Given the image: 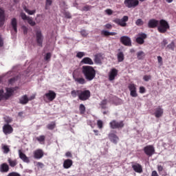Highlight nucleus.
Instances as JSON below:
<instances>
[{"label":"nucleus","instance_id":"f257e3e1","mask_svg":"<svg viewBox=\"0 0 176 176\" xmlns=\"http://www.w3.org/2000/svg\"><path fill=\"white\" fill-rule=\"evenodd\" d=\"M71 95L73 98L78 97V100L80 101H87V100H89L90 97H91V92H90L89 89H74L71 91Z\"/></svg>","mask_w":176,"mask_h":176},{"label":"nucleus","instance_id":"f03ea898","mask_svg":"<svg viewBox=\"0 0 176 176\" xmlns=\"http://www.w3.org/2000/svg\"><path fill=\"white\" fill-rule=\"evenodd\" d=\"M82 73L88 82H91V80L96 78V69H94V67L89 65L82 66Z\"/></svg>","mask_w":176,"mask_h":176},{"label":"nucleus","instance_id":"7ed1b4c3","mask_svg":"<svg viewBox=\"0 0 176 176\" xmlns=\"http://www.w3.org/2000/svg\"><path fill=\"white\" fill-rule=\"evenodd\" d=\"M169 29L170 25H168V23L166 20L162 19L160 21V25L157 28L159 32L164 34L167 32V30Z\"/></svg>","mask_w":176,"mask_h":176},{"label":"nucleus","instance_id":"20e7f679","mask_svg":"<svg viewBox=\"0 0 176 176\" xmlns=\"http://www.w3.org/2000/svg\"><path fill=\"white\" fill-rule=\"evenodd\" d=\"M110 128L113 130L116 129H123L124 127V122L123 121H117L116 120H113L111 122H109Z\"/></svg>","mask_w":176,"mask_h":176},{"label":"nucleus","instance_id":"39448f33","mask_svg":"<svg viewBox=\"0 0 176 176\" xmlns=\"http://www.w3.org/2000/svg\"><path fill=\"white\" fill-rule=\"evenodd\" d=\"M127 21H129L128 16H124L121 19L116 18L113 20V22L115 23V24H118V25H120V27H126Z\"/></svg>","mask_w":176,"mask_h":176},{"label":"nucleus","instance_id":"423d86ee","mask_svg":"<svg viewBox=\"0 0 176 176\" xmlns=\"http://www.w3.org/2000/svg\"><path fill=\"white\" fill-rule=\"evenodd\" d=\"M124 4L128 9H135L138 5H140V1L138 0H124Z\"/></svg>","mask_w":176,"mask_h":176},{"label":"nucleus","instance_id":"0eeeda50","mask_svg":"<svg viewBox=\"0 0 176 176\" xmlns=\"http://www.w3.org/2000/svg\"><path fill=\"white\" fill-rule=\"evenodd\" d=\"M43 34L41 30L36 31V42L38 46L42 47L43 46Z\"/></svg>","mask_w":176,"mask_h":176},{"label":"nucleus","instance_id":"6e6552de","mask_svg":"<svg viewBox=\"0 0 176 176\" xmlns=\"http://www.w3.org/2000/svg\"><path fill=\"white\" fill-rule=\"evenodd\" d=\"M21 17L22 20H24V21L26 20L28 21V24H30V25H31V27H34V25H36V23L35 21H34V20L32 19V17L28 16L25 14V13L21 12Z\"/></svg>","mask_w":176,"mask_h":176},{"label":"nucleus","instance_id":"1a4fd4ad","mask_svg":"<svg viewBox=\"0 0 176 176\" xmlns=\"http://www.w3.org/2000/svg\"><path fill=\"white\" fill-rule=\"evenodd\" d=\"M73 79L78 85H86V79L82 75L73 74Z\"/></svg>","mask_w":176,"mask_h":176},{"label":"nucleus","instance_id":"9d476101","mask_svg":"<svg viewBox=\"0 0 176 176\" xmlns=\"http://www.w3.org/2000/svg\"><path fill=\"white\" fill-rule=\"evenodd\" d=\"M144 153L147 156H152L155 153V147L153 145H148L143 149Z\"/></svg>","mask_w":176,"mask_h":176},{"label":"nucleus","instance_id":"9b49d317","mask_svg":"<svg viewBox=\"0 0 176 176\" xmlns=\"http://www.w3.org/2000/svg\"><path fill=\"white\" fill-rule=\"evenodd\" d=\"M120 42L124 46H131V38L127 36H122L120 38Z\"/></svg>","mask_w":176,"mask_h":176},{"label":"nucleus","instance_id":"f8f14e48","mask_svg":"<svg viewBox=\"0 0 176 176\" xmlns=\"http://www.w3.org/2000/svg\"><path fill=\"white\" fill-rule=\"evenodd\" d=\"M109 140L116 145L119 142V137L115 132H111L108 135Z\"/></svg>","mask_w":176,"mask_h":176},{"label":"nucleus","instance_id":"ddd939ff","mask_svg":"<svg viewBox=\"0 0 176 176\" xmlns=\"http://www.w3.org/2000/svg\"><path fill=\"white\" fill-rule=\"evenodd\" d=\"M147 36L145 33H140L136 38V42L138 45H144L145 43V39H146Z\"/></svg>","mask_w":176,"mask_h":176},{"label":"nucleus","instance_id":"4468645a","mask_svg":"<svg viewBox=\"0 0 176 176\" xmlns=\"http://www.w3.org/2000/svg\"><path fill=\"white\" fill-rule=\"evenodd\" d=\"M3 133L8 135V134H12L13 133V127L9 124H6L3 126Z\"/></svg>","mask_w":176,"mask_h":176},{"label":"nucleus","instance_id":"2eb2a0df","mask_svg":"<svg viewBox=\"0 0 176 176\" xmlns=\"http://www.w3.org/2000/svg\"><path fill=\"white\" fill-rule=\"evenodd\" d=\"M33 155H34V159L39 160V159H42L45 153L43 152V150H42V149H37L33 152Z\"/></svg>","mask_w":176,"mask_h":176},{"label":"nucleus","instance_id":"dca6fc26","mask_svg":"<svg viewBox=\"0 0 176 176\" xmlns=\"http://www.w3.org/2000/svg\"><path fill=\"white\" fill-rule=\"evenodd\" d=\"M44 97H46L49 101H53L56 98V94L54 91L50 90L44 95Z\"/></svg>","mask_w":176,"mask_h":176},{"label":"nucleus","instance_id":"f3484780","mask_svg":"<svg viewBox=\"0 0 176 176\" xmlns=\"http://www.w3.org/2000/svg\"><path fill=\"white\" fill-rule=\"evenodd\" d=\"M118 69L113 68L109 73V80L110 81L115 80V78L118 76Z\"/></svg>","mask_w":176,"mask_h":176},{"label":"nucleus","instance_id":"a211bd4d","mask_svg":"<svg viewBox=\"0 0 176 176\" xmlns=\"http://www.w3.org/2000/svg\"><path fill=\"white\" fill-rule=\"evenodd\" d=\"M132 168L135 173H138V174H141L143 172L142 165L135 163V164H132Z\"/></svg>","mask_w":176,"mask_h":176},{"label":"nucleus","instance_id":"6ab92c4d","mask_svg":"<svg viewBox=\"0 0 176 176\" xmlns=\"http://www.w3.org/2000/svg\"><path fill=\"white\" fill-rule=\"evenodd\" d=\"M163 113H164V110H163L160 106L155 109L154 116L155 118H162L163 116Z\"/></svg>","mask_w":176,"mask_h":176},{"label":"nucleus","instance_id":"aec40b11","mask_svg":"<svg viewBox=\"0 0 176 176\" xmlns=\"http://www.w3.org/2000/svg\"><path fill=\"white\" fill-rule=\"evenodd\" d=\"M18 153L19 159L23 160L24 163H30V158H28V157H27V155L24 153H23L21 150H19Z\"/></svg>","mask_w":176,"mask_h":176},{"label":"nucleus","instance_id":"412c9836","mask_svg":"<svg viewBox=\"0 0 176 176\" xmlns=\"http://www.w3.org/2000/svg\"><path fill=\"white\" fill-rule=\"evenodd\" d=\"M158 25L159 21L156 19H151L148 23V28H156Z\"/></svg>","mask_w":176,"mask_h":176},{"label":"nucleus","instance_id":"4be33fe9","mask_svg":"<svg viewBox=\"0 0 176 176\" xmlns=\"http://www.w3.org/2000/svg\"><path fill=\"white\" fill-rule=\"evenodd\" d=\"M5 24V10L0 8V27H3Z\"/></svg>","mask_w":176,"mask_h":176},{"label":"nucleus","instance_id":"5701e85b","mask_svg":"<svg viewBox=\"0 0 176 176\" xmlns=\"http://www.w3.org/2000/svg\"><path fill=\"white\" fill-rule=\"evenodd\" d=\"M72 164H74V162L72 160L67 159L63 162V168L68 169L72 167Z\"/></svg>","mask_w":176,"mask_h":176},{"label":"nucleus","instance_id":"b1692460","mask_svg":"<svg viewBox=\"0 0 176 176\" xmlns=\"http://www.w3.org/2000/svg\"><path fill=\"white\" fill-rule=\"evenodd\" d=\"M14 88H6V93L5 94L6 99L8 100L10 97H12L13 94L14 93Z\"/></svg>","mask_w":176,"mask_h":176},{"label":"nucleus","instance_id":"393cba45","mask_svg":"<svg viewBox=\"0 0 176 176\" xmlns=\"http://www.w3.org/2000/svg\"><path fill=\"white\" fill-rule=\"evenodd\" d=\"M10 170L9 165L6 163H3L0 165L1 173H8Z\"/></svg>","mask_w":176,"mask_h":176},{"label":"nucleus","instance_id":"a878e982","mask_svg":"<svg viewBox=\"0 0 176 176\" xmlns=\"http://www.w3.org/2000/svg\"><path fill=\"white\" fill-rule=\"evenodd\" d=\"M10 24L12 30H14V32L17 34V19L16 18L12 19Z\"/></svg>","mask_w":176,"mask_h":176},{"label":"nucleus","instance_id":"bb28decb","mask_svg":"<svg viewBox=\"0 0 176 176\" xmlns=\"http://www.w3.org/2000/svg\"><path fill=\"white\" fill-rule=\"evenodd\" d=\"M28 102V96L27 95L22 96L19 99V104H21V105H26Z\"/></svg>","mask_w":176,"mask_h":176},{"label":"nucleus","instance_id":"cd10ccee","mask_svg":"<svg viewBox=\"0 0 176 176\" xmlns=\"http://www.w3.org/2000/svg\"><path fill=\"white\" fill-rule=\"evenodd\" d=\"M81 64H88L89 65H93L94 63L93 62V60H91V58L89 57H85L81 60Z\"/></svg>","mask_w":176,"mask_h":176},{"label":"nucleus","instance_id":"c85d7f7f","mask_svg":"<svg viewBox=\"0 0 176 176\" xmlns=\"http://www.w3.org/2000/svg\"><path fill=\"white\" fill-rule=\"evenodd\" d=\"M101 60H102V54H97L95 55L94 61L96 64H101Z\"/></svg>","mask_w":176,"mask_h":176},{"label":"nucleus","instance_id":"c756f323","mask_svg":"<svg viewBox=\"0 0 176 176\" xmlns=\"http://www.w3.org/2000/svg\"><path fill=\"white\" fill-rule=\"evenodd\" d=\"M117 58L118 63H122V61H124V54L123 52H120L117 54Z\"/></svg>","mask_w":176,"mask_h":176},{"label":"nucleus","instance_id":"7c9ffc66","mask_svg":"<svg viewBox=\"0 0 176 176\" xmlns=\"http://www.w3.org/2000/svg\"><path fill=\"white\" fill-rule=\"evenodd\" d=\"M8 162L10 167H16V166H17V160H12V159L8 158Z\"/></svg>","mask_w":176,"mask_h":176},{"label":"nucleus","instance_id":"2f4dec72","mask_svg":"<svg viewBox=\"0 0 176 176\" xmlns=\"http://www.w3.org/2000/svg\"><path fill=\"white\" fill-rule=\"evenodd\" d=\"M137 57L139 60H144L145 58V52L143 51H140L137 53Z\"/></svg>","mask_w":176,"mask_h":176},{"label":"nucleus","instance_id":"473e14b6","mask_svg":"<svg viewBox=\"0 0 176 176\" xmlns=\"http://www.w3.org/2000/svg\"><path fill=\"white\" fill-rule=\"evenodd\" d=\"M79 111L81 115H83L85 112H86V107H85V104H80L79 106Z\"/></svg>","mask_w":176,"mask_h":176},{"label":"nucleus","instance_id":"72a5a7b5","mask_svg":"<svg viewBox=\"0 0 176 176\" xmlns=\"http://www.w3.org/2000/svg\"><path fill=\"white\" fill-rule=\"evenodd\" d=\"M24 10L26 13H28V14H35V13H36V10H30L28 8H27V7L24 8Z\"/></svg>","mask_w":176,"mask_h":176},{"label":"nucleus","instance_id":"f704fd0d","mask_svg":"<svg viewBox=\"0 0 176 176\" xmlns=\"http://www.w3.org/2000/svg\"><path fill=\"white\" fill-rule=\"evenodd\" d=\"M56 128V122H52L50 124L47 125V129H48V130H54V129Z\"/></svg>","mask_w":176,"mask_h":176},{"label":"nucleus","instance_id":"c9c22d12","mask_svg":"<svg viewBox=\"0 0 176 176\" xmlns=\"http://www.w3.org/2000/svg\"><path fill=\"white\" fill-rule=\"evenodd\" d=\"M128 89L129 91H134L135 90H137V87L135 86V84H129L128 85Z\"/></svg>","mask_w":176,"mask_h":176},{"label":"nucleus","instance_id":"e433bc0d","mask_svg":"<svg viewBox=\"0 0 176 176\" xmlns=\"http://www.w3.org/2000/svg\"><path fill=\"white\" fill-rule=\"evenodd\" d=\"M37 141L40 143L45 142V140H46V137L43 135H40L36 138Z\"/></svg>","mask_w":176,"mask_h":176},{"label":"nucleus","instance_id":"4c0bfd02","mask_svg":"<svg viewBox=\"0 0 176 176\" xmlns=\"http://www.w3.org/2000/svg\"><path fill=\"white\" fill-rule=\"evenodd\" d=\"M52 3H53V0L45 1V10H48L49 6H52Z\"/></svg>","mask_w":176,"mask_h":176},{"label":"nucleus","instance_id":"58836bf2","mask_svg":"<svg viewBox=\"0 0 176 176\" xmlns=\"http://www.w3.org/2000/svg\"><path fill=\"white\" fill-rule=\"evenodd\" d=\"M135 24L138 27H141V25H144V21H142V19H138V20H136Z\"/></svg>","mask_w":176,"mask_h":176},{"label":"nucleus","instance_id":"ea45409f","mask_svg":"<svg viewBox=\"0 0 176 176\" xmlns=\"http://www.w3.org/2000/svg\"><path fill=\"white\" fill-rule=\"evenodd\" d=\"M97 126L98 127V129H102L104 127V122H102V120H98L97 121Z\"/></svg>","mask_w":176,"mask_h":176},{"label":"nucleus","instance_id":"a19ab883","mask_svg":"<svg viewBox=\"0 0 176 176\" xmlns=\"http://www.w3.org/2000/svg\"><path fill=\"white\" fill-rule=\"evenodd\" d=\"M2 149L4 153H9V152H10V148L6 145L3 146Z\"/></svg>","mask_w":176,"mask_h":176},{"label":"nucleus","instance_id":"79ce46f5","mask_svg":"<svg viewBox=\"0 0 176 176\" xmlns=\"http://www.w3.org/2000/svg\"><path fill=\"white\" fill-rule=\"evenodd\" d=\"M63 15L65 16V19H72L71 13L67 11H64L63 12Z\"/></svg>","mask_w":176,"mask_h":176},{"label":"nucleus","instance_id":"37998d69","mask_svg":"<svg viewBox=\"0 0 176 176\" xmlns=\"http://www.w3.org/2000/svg\"><path fill=\"white\" fill-rule=\"evenodd\" d=\"M130 96L131 97H134V98L138 97V94L137 93V89H135V91H131L130 92Z\"/></svg>","mask_w":176,"mask_h":176},{"label":"nucleus","instance_id":"c03bdc74","mask_svg":"<svg viewBox=\"0 0 176 176\" xmlns=\"http://www.w3.org/2000/svg\"><path fill=\"white\" fill-rule=\"evenodd\" d=\"M90 9H91V6H85L82 8V12H89V10H90Z\"/></svg>","mask_w":176,"mask_h":176},{"label":"nucleus","instance_id":"a18cd8bd","mask_svg":"<svg viewBox=\"0 0 176 176\" xmlns=\"http://www.w3.org/2000/svg\"><path fill=\"white\" fill-rule=\"evenodd\" d=\"M3 93V89H0V101H2L3 98H6V96Z\"/></svg>","mask_w":176,"mask_h":176},{"label":"nucleus","instance_id":"49530a36","mask_svg":"<svg viewBox=\"0 0 176 176\" xmlns=\"http://www.w3.org/2000/svg\"><path fill=\"white\" fill-rule=\"evenodd\" d=\"M143 79L145 82H149V80L152 79V76L151 75H145L144 76Z\"/></svg>","mask_w":176,"mask_h":176},{"label":"nucleus","instance_id":"de8ad7c7","mask_svg":"<svg viewBox=\"0 0 176 176\" xmlns=\"http://www.w3.org/2000/svg\"><path fill=\"white\" fill-rule=\"evenodd\" d=\"M50 58H52V54L50 52H48L46 54L44 60H45V61H49Z\"/></svg>","mask_w":176,"mask_h":176},{"label":"nucleus","instance_id":"09e8293b","mask_svg":"<svg viewBox=\"0 0 176 176\" xmlns=\"http://www.w3.org/2000/svg\"><path fill=\"white\" fill-rule=\"evenodd\" d=\"M17 80V77H13L8 80L10 85H13Z\"/></svg>","mask_w":176,"mask_h":176},{"label":"nucleus","instance_id":"8fccbe9b","mask_svg":"<svg viewBox=\"0 0 176 176\" xmlns=\"http://www.w3.org/2000/svg\"><path fill=\"white\" fill-rule=\"evenodd\" d=\"M77 58H82V57H85V52H79L76 54Z\"/></svg>","mask_w":176,"mask_h":176},{"label":"nucleus","instance_id":"3c124183","mask_svg":"<svg viewBox=\"0 0 176 176\" xmlns=\"http://www.w3.org/2000/svg\"><path fill=\"white\" fill-rule=\"evenodd\" d=\"M168 47L170 49V50H174L175 47V43L173 41H172L170 44L168 45Z\"/></svg>","mask_w":176,"mask_h":176},{"label":"nucleus","instance_id":"603ef678","mask_svg":"<svg viewBox=\"0 0 176 176\" xmlns=\"http://www.w3.org/2000/svg\"><path fill=\"white\" fill-rule=\"evenodd\" d=\"M22 30L24 35H27V34H28V28H27V26H22Z\"/></svg>","mask_w":176,"mask_h":176},{"label":"nucleus","instance_id":"864d4df0","mask_svg":"<svg viewBox=\"0 0 176 176\" xmlns=\"http://www.w3.org/2000/svg\"><path fill=\"white\" fill-rule=\"evenodd\" d=\"M105 13H107V14H108L109 16H111L113 14V11L111 9H107L105 10Z\"/></svg>","mask_w":176,"mask_h":176},{"label":"nucleus","instance_id":"5fc2aeb1","mask_svg":"<svg viewBox=\"0 0 176 176\" xmlns=\"http://www.w3.org/2000/svg\"><path fill=\"white\" fill-rule=\"evenodd\" d=\"M7 176H21V175L16 172H12V173H10Z\"/></svg>","mask_w":176,"mask_h":176},{"label":"nucleus","instance_id":"6e6d98bb","mask_svg":"<svg viewBox=\"0 0 176 176\" xmlns=\"http://www.w3.org/2000/svg\"><path fill=\"white\" fill-rule=\"evenodd\" d=\"M102 35H104V36H109V32L107 30H102L101 32Z\"/></svg>","mask_w":176,"mask_h":176},{"label":"nucleus","instance_id":"4d7b16f0","mask_svg":"<svg viewBox=\"0 0 176 176\" xmlns=\"http://www.w3.org/2000/svg\"><path fill=\"white\" fill-rule=\"evenodd\" d=\"M36 166L40 168H43V167H45V164H43L42 162H37Z\"/></svg>","mask_w":176,"mask_h":176},{"label":"nucleus","instance_id":"13d9d810","mask_svg":"<svg viewBox=\"0 0 176 176\" xmlns=\"http://www.w3.org/2000/svg\"><path fill=\"white\" fill-rule=\"evenodd\" d=\"M157 170H158L159 173H162V171H163V170H164L163 166H162V165H158Z\"/></svg>","mask_w":176,"mask_h":176},{"label":"nucleus","instance_id":"bf43d9fd","mask_svg":"<svg viewBox=\"0 0 176 176\" xmlns=\"http://www.w3.org/2000/svg\"><path fill=\"white\" fill-rule=\"evenodd\" d=\"M157 61L160 64H162L163 63V58L162 56H157Z\"/></svg>","mask_w":176,"mask_h":176},{"label":"nucleus","instance_id":"052dcab7","mask_svg":"<svg viewBox=\"0 0 176 176\" xmlns=\"http://www.w3.org/2000/svg\"><path fill=\"white\" fill-rule=\"evenodd\" d=\"M140 93H141L142 94H143V93H145V87H140Z\"/></svg>","mask_w":176,"mask_h":176},{"label":"nucleus","instance_id":"680f3d73","mask_svg":"<svg viewBox=\"0 0 176 176\" xmlns=\"http://www.w3.org/2000/svg\"><path fill=\"white\" fill-rule=\"evenodd\" d=\"M80 34L82 36H87V32L85 30H82Z\"/></svg>","mask_w":176,"mask_h":176},{"label":"nucleus","instance_id":"e2e57ef3","mask_svg":"<svg viewBox=\"0 0 176 176\" xmlns=\"http://www.w3.org/2000/svg\"><path fill=\"white\" fill-rule=\"evenodd\" d=\"M65 156L67 157H72V153H71V152L68 151L65 153Z\"/></svg>","mask_w":176,"mask_h":176},{"label":"nucleus","instance_id":"0e129e2a","mask_svg":"<svg viewBox=\"0 0 176 176\" xmlns=\"http://www.w3.org/2000/svg\"><path fill=\"white\" fill-rule=\"evenodd\" d=\"M105 28H107V30H111V28H112V25H111L110 23H107L105 25Z\"/></svg>","mask_w":176,"mask_h":176},{"label":"nucleus","instance_id":"69168bd1","mask_svg":"<svg viewBox=\"0 0 176 176\" xmlns=\"http://www.w3.org/2000/svg\"><path fill=\"white\" fill-rule=\"evenodd\" d=\"M3 38L0 36V47H3Z\"/></svg>","mask_w":176,"mask_h":176},{"label":"nucleus","instance_id":"338daca9","mask_svg":"<svg viewBox=\"0 0 176 176\" xmlns=\"http://www.w3.org/2000/svg\"><path fill=\"white\" fill-rule=\"evenodd\" d=\"M151 176H159V174H157V172L156 170H153Z\"/></svg>","mask_w":176,"mask_h":176},{"label":"nucleus","instance_id":"774afa93","mask_svg":"<svg viewBox=\"0 0 176 176\" xmlns=\"http://www.w3.org/2000/svg\"><path fill=\"white\" fill-rule=\"evenodd\" d=\"M100 105H107V100L104 99V100H102L100 102Z\"/></svg>","mask_w":176,"mask_h":176}]
</instances>
